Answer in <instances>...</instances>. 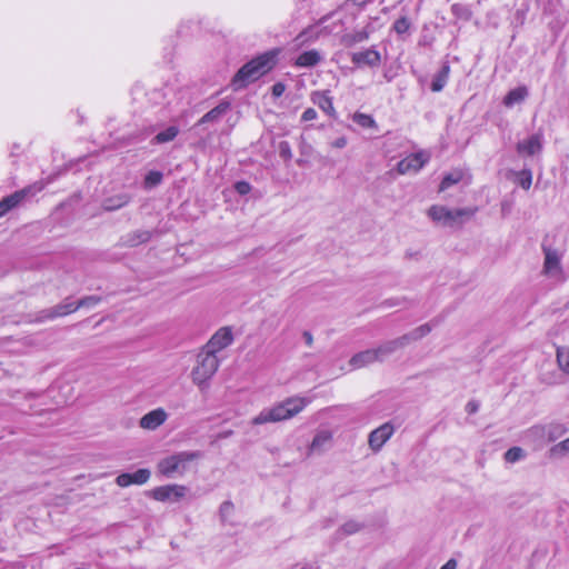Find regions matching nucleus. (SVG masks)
Returning a JSON list of instances; mask_svg holds the SVG:
<instances>
[{
  "instance_id": "15",
  "label": "nucleus",
  "mask_w": 569,
  "mask_h": 569,
  "mask_svg": "<svg viewBox=\"0 0 569 569\" xmlns=\"http://www.w3.org/2000/svg\"><path fill=\"white\" fill-rule=\"evenodd\" d=\"M375 362H379L375 349H366L355 353L348 361L350 370H359Z\"/></svg>"
},
{
  "instance_id": "10",
  "label": "nucleus",
  "mask_w": 569,
  "mask_h": 569,
  "mask_svg": "<svg viewBox=\"0 0 569 569\" xmlns=\"http://www.w3.org/2000/svg\"><path fill=\"white\" fill-rule=\"evenodd\" d=\"M187 487L181 485H167L152 489L150 497L158 501H178L187 493Z\"/></svg>"
},
{
  "instance_id": "2",
  "label": "nucleus",
  "mask_w": 569,
  "mask_h": 569,
  "mask_svg": "<svg viewBox=\"0 0 569 569\" xmlns=\"http://www.w3.org/2000/svg\"><path fill=\"white\" fill-rule=\"evenodd\" d=\"M274 52H266L242 66L232 78L233 89H242L270 71L274 66Z\"/></svg>"
},
{
  "instance_id": "24",
  "label": "nucleus",
  "mask_w": 569,
  "mask_h": 569,
  "mask_svg": "<svg viewBox=\"0 0 569 569\" xmlns=\"http://www.w3.org/2000/svg\"><path fill=\"white\" fill-rule=\"evenodd\" d=\"M321 61V54L317 50L302 52L296 60L298 67H313Z\"/></svg>"
},
{
  "instance_id": "6",
  "label": "nucleus",
  "mask_w": 569,
  "mask_h": 569,
  "mask_svg": "<svg viewBox=\"0 0 569 569\" xmlns=\"http://www.w3.org/2000/svg\"><path fill=\"white\" fill-rule=\"evenodd\" d=\"M543 274L559 281L565 280L563 269L561 264L562 252L550 247H543Z\"/></svg>"
},
{
  "instance_id": "36",
  "label": "nucleus",
  "mask_w": 569,
  "mask_h": 569,
  "mask_svg": "<svg viewBox=\"0 0 569 569\" xmlns=\"http://www.w3.org/2000/svg\"><path fill=\"white\" fill-rule=\"evenodd\" d=\"M550 453L555 457H563L569 453V437L550 449Z\"/></svg>"
},
{
  "instance_id": "18",
  "label": "nucleus",
  "mask_w": 569,
  "mask_h": 569,
  "mask_svg": "<svg viewBox=\"0 0 569 569\" xmlns=\"http://www.w3.org/2000/svg\"><path fill=\"white\" fill-rule=\"evenodd\" d=\"M535 435H545L549 441H556L566 435L567 428L562 423H550L546 427L536 426L530 429Z\"/></svg>"
},
{
  "instance_id": "47",
  "label": "nucleus",
  "mask_w": 569,
  "mask_h": 569,
  "mask_svg": "<svg viewBox=\"0 0 569 569\" xmlns=\"http://www.w3.org/2000/svg\"><path fill=\"white\" fill-rule=\"evenodd\" d=\"M347 138L346 137H339L335 141L331 142V146L337 149H342L347 146Z\"/></svg>"
},
{
  "instance_id": "1",
  "label": "nucleus",
  "mask_w": 569,
  "mask_h": 569,
  "mask_svg": "<svg viewBox=\"0 0 569 569\" xmlns=\"http://www.w3.org/2000/svg\"><path fill=\"white\" fill-rule=\"evenodd\" d=\"M309 403L310 400L307 398L298 396L289 397L271 408L263 409L252 419L251 423L258 426L289 420L299 415Z\"/></svg>"
},
{
  "instance_id": "9",
  "label": "nucleus",
  "mask_w": 569,
  "mask_h": 569,
  "mask_svg": "<svg viewBox=\"0 0 569 569\" xmlns=\"http://www.w3.org/2000/svg\"><path fill=\"white\" fill-rule=\"evenodd\" d=\"M395 433V426L391 422H386L369 433L368 446L373 452H379L383 445Z\"/></svg>"
},
{
  "instance_id": "26",
  "label": "nucleus",
  "mask_w": 569,
  "mask_h": 569,
  "mask_svg": "<svg viewBox=\"0 0 569 569\" xmlns=\"http://www.w3.org/2000/svg\"><path fill=\"white\" fill-rule=\"evenodd\" d=\"M528 96L527 88L519 87L511 90L503 99V103L506 107H512L516 103H519L525 100Z\"/></svg>"
},
{
  "instance_id": "16",
  "label": "nucleus",
  "mask_w": 569,
  "mask_h": 569,
  "mask_svg": "<svg viewBox=\"0 0 569 569\" xmlns=\"http://www.w3.org/2000/svg\"><path fill=\"white\" fill-rule=\"evenodd\" d=\"M406 346H407V338H403V336H401L396 339L386 341L373 349L377 353V358H378L379 362H382L386 360L387 357H389L397 350L405 348Z\"/></svg>"
},
{
  "instance_id": "41",
  "label": "nucleus",
  "mask_w": 569,
  "mask_h": 569,
  "mask_svg": "<svg viewBox=\"0 0 569 569\" xmlns=\"http://www.w3.org/2000/svg\"><path fill=\"white\" fill-rule=\"evenodd\" d=\"M279 154L282 159L284 160H290L292 158V152H291V148H290V144L287 142V141H281L279 143Z\"/></svg>"
},
{
  "instance_id": "3",
  "label": "nucleus",
  "mask_w": 569,
  "mask_h": 569,
  "mask_svg": "<svg viewBox=\"0 0 569 569\" xmlns=\"http://www.w3.org/2000/svg\"><path fill=\"white\" fill-rule=\"evenodd\" d=\"M477 211L476 207L450 209L442 204H433L427 210V216L439 226L453 228L471 219Z\"/></svg>"
},
{
  "instance_id": "8",
  "label": "nucleus",
  "mask_w": 569,
  "mask_h": 569,
  "mask_svg": "<svg viewBox=\"0 0 569 569\" xmlns=\"http://www.w3.org/2000/svg\"><path fill=\"white\" fill-rule=\"evenodd\" d=\"M232 331L228 327L220 328L203 346V350L217 356V353L232 343Z\"/></svg>"
},
{
  "instance_id": "25",
  "label": "nucleus",
  "mask_w": 569,
  "mask_h": 569,
  "mask_svg": "<svg viewBox=\"0 0 569 569\" xmlns=\"http://www.w3.org/2000/svg\"><path fill=\"white\" fill-rule=\"evenodd\" d=\"M230 108L229 102H221L213 109H211L209 112H207L200 120L199 124L206 123V122H212L220 119Z\"/></svg>"
},
{
  "instance_id": "48",
  "label": "nucleus",
  "mask_w": 569,
  "mask_h": 569,
  "mask_svg": "<svg viewBox=\"0 0 569 569\" xmlns=\"http://www.w3.org/2000/svg\"><path fill=\"white\" fill-rule=\"evenodd\" d=\"M479 409V405L478 402L476 401H469L467 405H466V411L469 413V415H473L478 411Z\"/></svg>"
},
{
  "instance_id": "35",
  "label": "nucleus",
  "mask_w": 569,
  "mask_h": 569,
  "mask_svg": "<svg viewBox=\"0 0 569 569\" xmlns=\"http://www.w3.org/2000/svg\"><path fill=\"white\" fill-rule=\"evenodd\" d=\"M101 298L99 296H87L76 301L77 310L80 308H93L100 303Z\"/></svg>"
},
{
  "instance_id": "42",
  "label": "nucleus",
  "mask_w": 569,
  "mask_h": 569,
  "mask_svg": "<svg viewBox=\"0 0 569 569\" xmlns=\"http://www.w3.org/2000/svg\"><path fill=\"white\" fill-rule=\"evenodd\" d=\"M393 28L398 33H403L410 28V22L407 18L403 17L395 22Z\"/></svg>"
},
{
  "instance_id": "29",
  "label": "nucleus",
  "mask_w": 569,
  "mask_h": 569,
  "mask_svg": "<svg viewBox=\"0 0 569 569\" xmlns=\"http://www.w3.org/2000/svg\"><path fill=\"white\" fill-rule=\"evenodd\" d=\"M462 177H463V173L460 170H456V171L447 173L443 177V179L439 186V191L440 192L445 191L446 189L450 188L451 186L458 183L459 181H461Z\"/></svg>"
},
{
  "instance_id": "45",
  "label": "nucleus",
  "mask_w": 569,
  "mask_h": 569,
  "mask_svg": "<svg viewBox=\"0 0 569 569\" xmlns=\"http://www.w3.org/2000/svg\"><path fill=\"white\" fill-rule=\"evenodd\" d=\"M316 118H317V112H316V110H315V109H312V108H308V109H306V110H305V112H303V113H302V116H301V119H302L303 121H311V120H313V119H316Z\"/></svg>"
},
{
  "instance_id": "28",
  "label": "nucleus",
  "mask_w": 569,
  "mask_h": 569,
  "mask_svg": "<svg viewBox=\"0 0 569 569\" xmlns=\"http://www.w3.org/2000/svg\"><path fill=\"white\" fill-rule=\"evenodd\" d=\"M515 176V182L518 183L522 189L529 190L532 183V172L530 169H522L520 171H512Z\"/></svg>"
},
{
  "instance_id": "20",
  "label": "nucleus",
  "mask_w": 569,
  "mask_h": 569,
  "mask_svg": "<svg viewBox=\"0 0 569 569\" xmlns=\"http://www.w3.org/2000/svg\"><path fill=\"white\" fill-rule=\"evenodd\" d=\"M311 101L318 106L328 116L336 118L337 112L332 103V98L327 91H316L311 94Z\"/></svg>"
},
{
  "instance_id": "30",
  "label": "nucleus",
  "mask_w": 569,
  "mask_h": 569,
  "mask_svg": "<svg viewBox=\"0 0 569 569\" xmlns=\"http://www.w3.org/2000/svg\"><path fill=\"white\" fill-rule=\"evenodd\" d=\"M449 73V67L445 66L441 71L438 73V76L432 80L431 83V90L433 92H439L445 87Z\"/></svg>"
},
{
  "instance_id": "33",
  "label": "nucleus",
  "mask_w": 569,
  "mask_h": 569,
  "mask_svg": "<svg viewBox=\"0 0 569 569\" xmlns=\"http://www.w3.org/2000/svg\"><path fill=\"white\" fill-rule=\"evenodd\" d=\"M430 330L431 329L428 325H422L413 329L411 332L403 335V338H407V345H409L411 341H417L427 336L430 332Z\"/></svg>"
},
{
  "instance_id": "34",
  "label": "nucleus",
  "mask_w": 569,
  "mask_h": 569,
  "mask_svg": "<svg viewBox=\"0 0 569 569\" xmlns=\"http://www.w3.org/2000/svg\"><path fill=\"white\" fill-rule=\"evenodd\" d=\"M525 457V451L520 447H512L505 452V460L515 463Z\"/></svg>"
},
{
  "instance_id": "32",
  "label": "nucleus",
  "mask_w": 569,
  "mask_h": 569,
  "mask_svg": "<svg viewBox=\"0 0 569 569\" xmlns=\"http://www.w3.org/2000/svg\"><path fill=\"white\" fill-rule=\"evenodd\" d=\"M179 133V129L174 126L167 128L164 131L159 132L154 137L157 143H164L172 141Z\"/></svg>"
},
{
  "instance_id": "21",
  "label": "nucleus",
  "mask_w": 569,
  "mask_h": 569,
  "mask_svg": "<svg viewBox=\"0 0 569 569\" xmlns=\"http://www.w3.org/2000/svg\"><path fill=\"white\" fill-rule=\"evenodd\" d=\"M332 440V432L329 430H319L313 437L308 449V456L312 452H322L325 447Z\"/></svg>"
},
{
  "instance_id": "14",
  "label": "nucleus",
  "mask_w": 569,
  "mask_h": 569,
  "mask_svg": "<svg viewBox=\"0 0 569 569\" xmlns=\"http://www.w3.org/2000/svg\"><path fill=\"white\" fill-rule=\"evenodd\" d=\"M168 419V413L162 408H157L142 416L139 420L140 428L144 430H156Z\"/></svg>"
},
{
  "instance_id": "7",
  "label": "nucleus",
  "mask_w": 569,
  "mask_h": 569,
  "mask_svg": "<svg viewBox=\"0 0 569 569\" xmlns=\"http://www.w3.org/2000/svg\"><path fill=\"white\" fill-rule=\"evenodd\" d=\"M40 190H42V184L38 183L24 188L22 190L16 191L12 194L3 198L0 201V218L3 217L7 212H9L11 209L16 208L19 203H21L27 196L34 194Z\"/></svg>"
},
{
  "instance_id": "50",
  "label": "nucleus",
  "mask_w": 569,
  "mask_h": 569,
  "mask_svg": "<svg viewBox=\"0 0 569 569\" xmlns=\"http://www.w3.org/2000/svg\"><path fill=\"white\" fill-rule=\"evenodd\" d=\"M457 561L455 559L448 560L440 569H456Z\"/></svg>"
},
{
  "instance_id": "22",
  "label": "nucleus",
  "mask_w": 569,
  "mask_h": 569,
  "mask_svg": "<svg viewBox=\"0 0 569 569\" xmlns=\"http://www.w3.org/2000/svg\"><path fill=\"white\" fill-rule=\"evenodd\" d=\"M352 62L356 64L377 66L380 62V54L372 49L355 52L352 53Z\"/></svg>"
},
{
  "instance_id": "12",
  "label": "nucleus",
  "mask_w": 569,
  "mask_h": 569,
  "mask_svg": "<svg viewBox=\"0 0 569 569\" xmlns=\"http://www.w3.org/2000/svg\"><path fill=\"white\" fill-rule=\"evenodd\" d=\"M517 153L520 157H533L539 154L542 150V134L535 133L516 144Z\"/></svg>"
},
{
  "instance_id": "46",
  "label": "nucleus",
  "mask_w": 569,
  "mask_h": 569,
  "mask_svg": "<svg viewBox=\"0 0 569 569\" xmlns=\"http://www.w3.org/2000/svg\"><path fill=\"white\" fill-rule=\"evenodd\" d=\"M286 90V86L281 82H277L272 86V94L274 97H280Z\"/></svg>"
},
{
  "instance_id": "11",
  "label": "nucleus",
  "mask_w": 569,
  "mask_h": 569,
  "mask_svg": "<svg viewBox=\"0 0 569 569\" xmlns=\"http://www.w3.org/2000/svg\"><path fill=\"white\" fill-rule=\"evenodd\" d=\"M429 160L427 152L420 151L408 156L397 164V171L400 174H407L410 172H418Z\"/></svg>"
},
{
  "instance_id": "19",
  "label": "nucleus",
  "mask_w": 569,
  "mask_h": 569,
  "mask_svg": "<svg viewBox=\"0 0 569 569\" xmlns=\"http://www.w3.org/2000/svg\"><path fill=\"white\" fill-rule=\"evenodd\" d=\"M152 238L150 230L138 229L126 233L121 238V242L126 247H137L142 243H147Z\"/></svg>"
},
{
  "instance_id": "49",
  "label": "nucleus",
  "mask_w": 569,
  "mask_h": 569,
  "mask_svg": "<svg viewBox=\"0 0 569 569\" xmlns=\"http://www.w3.org/2000/svg\"><path fill=\"white\" fill-rule=\"evenodd\" d=\"M302 338L308 347H312L313 345V336L310 331H303Z\"/></svg>"
},
{
  "instance_id": "39",
  "label": "nucleus",
  "mask_w": 569,
  "mask_h": 569,
  "mask_svg": "<svg viewBox=\"0 0 569 569\" xmlns=\"http://www.w3.org/2000/svg\"><path fill=\"white\" fill-rule=\"evenodd\" d=\"M162 180V173L159 171H150L144 178L146 188H152L159 184Z\"/></svg>"
},
{
  "instance_id": "31",
  "label": "nucleus",
  "mask_w": 569,
  "mask_h": 569,
  "mask_svg": "<svg viewBox=\"0 0 569 569\" xmlns=\"http://www.w3.org/2000/svg\"><path fill=\"white\" fill-rule=\"evenodd\" d=\"M368 39V33L366 31H359L356 33H347L342 36L341 42L346 47H351L356 44L357 42H361Z\"/></svg>"
},
{
  "instance_id": "5",
  "label": "nucleus",
  "mask_w": 569,
  "mask_h": 569,
  "mask_svg": "<svg viewBox=\"0 0 569 569\" xmlns=\"http://www.w3.org/2000/svg\"><path fill=\"white\" fill-rule=\"evenodd\" d=\"M199 458L200 453L196 451L178 452L160 460L157 465V470L166 477H172L173 475L181 476L187 472L189 465Z\"/></svg>"
},
{
  "instance_id": "37",
  "label": "nucleus",
  "mask_w": 569,
  "mask_h": 569,
  "mask_svg": "<svg viewBox=\"0 0 569 569\" xmlns=\"http://www.w3.org/2000/svg\"><path fill=\"white\" fill-rule=\"evenodd\" d=\"M130 475L132 485H143L149 480L151 472L149 469H139Z\"/></svg>"
},
{
  "instance_id": "17",
  "label": "nucleus",
  "mask_w": 569,
  "mask_h": 569,
  "mask_svg": "<svg viewBox=\"0 0 569 569\" xmlns=\"http://www.w3.org/2000/svg\"><path fill=\"white\" fill-rule=\"evenodd\" d=\"M406 346H407V338H403V336H401L396 339L386 341L373 349L377 353V358H378L379 362H382L386 360L387 357H389L397 350L405 348Z\"/></svg>"
},
{
  "instance_id": "44",
  "label": "nucleus",
  "mask_w": 569,
  "mask_h": 569,
  "mask_svg": "<svg viewBox=\"0 0 569 569\" xmlns=\"http://www.w3.org/2000/svg\"><path fill=\"white\" fill-rule=\"evenodd\" d=\"M234 189L239 194H247L250 191L251 187L246 181H239L236 183Z\"/></svg>"
},
{
  "instance_id": "23",
  "label": "nucleus",
  "mask_w": 569,
  "mask_h": 569,
  "mask_svg": "<svg viewBox=\"0 0 569 569\" xmlns=\"http://www.w3.org/2000/svg\"><path fill=\"white\" fill-rule=\"evenodd\" d=\"M130 201L131 197L128 193H120L104 199L102 202V208L106 211H114L123 208Z\"/></svg>"
},
{
  "instance_id": "38",
  "label": "nucleus",
  "mask_w": 569,
  "mask_h": 569,
  "mask_svg": "<svg viewBox=\"0 0 569 569\" xmlns=\"http://www.w3.org/2000/svg\"><path fill=\"white\" fill-rule=\"evenodd\" d=\"M353 121L361 126L362 128H372L376 126V122L371 116L360 112L353 114Z\"/></svg>"
},
{
  "instance_id": "43",
  "label": "nucleus",
  "mask_w": 569,
  "mask_h": 569,
  "mask_svg": "<svg viewBox=\"0 0 569 569\" xmlns=\"http://www.w3.org/2000/svg\"><path fill=\"white\" fill-rule=\"evenodd\" d=\"M116 482L119 487H128L132 485L131 475L130 473H121L116 478Z\"/></svg>"
},
{
  "instance_id": "13",
  "label": "nucleus",
  "mask_w": 569,
  "mask_h": 569,
  "mask_svg": "<svg viewBox=\"0 0 569 569\" xmlns=\"http://www.w3.org/2000/svg\"><path fill=\"white\" fill-rule=\"evenodd\" d=\"M74 311H77L76 302L71 301L70 298H68L63 302H61L52 308L40 311L34 321H43L47 319H54L58 317H63V316L70 315Z\"/></svg>"
},
{
  "instance_id": "27",
  "label": "nucleus",
  "mask_w": 569,
  "mask_h": 569,
  "mask_svg": "<svg viewBox=\"0 0 569 569\" xmlns=\"http://www.w3.org/2000/svg\"><path fill=\"white\" fill-rule=\"evenodd\" d=\"M556 357L559 369L563 373L569 375V346L558 347Z\"/></svg>"
},
{
  "instance_id": "4",
  "label": "nucleus",
  "mask_w": 569,
  "mask_h": 569,
  "mask_svg": "<svg viewBox=\"0 0 569 569\" xmlns=\"http://www.w3.org/2000/svg\"><path fill=\"white\" fill-rule=\"evenodd\" d=\"M220 366V360L217 356L211 355L203 349L197 356L196 363L191 370V380L203 391L208 388L210 379L216 375Z\"/></svg>"
},
{
  "instance_id": "40",
  "label": "nucleus",
  "mask_w": 569,
  "mask_h": 569,
  "mask_svg": "<svg viewBox=\"0 0 569 569\" xmlns=\"http://www.w3.org/2000/svg\"><path fill=\"white\" fill-rule=\"evenodd\" d=\"M361 525L357 521H353V520H350V521H347L341 528L340 530L345 533V535H352V533H356L358 532L360 529H361Z\"/></svg>"
}]
</instances>
